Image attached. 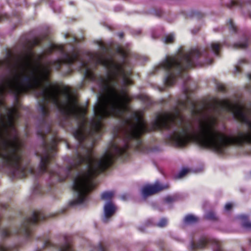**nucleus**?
I'll list each match as a JSON object with an SVG mask.
<instances>
[{"label": "nucleus", "instance_id": "f03ea898", "mask_svg": "<svg viewBox=\"0 0 251 251\" xmlns=\"http://www.w3.org/2000/svg\"><path fill=\"white\" fill-rule=\"evenodd\" d=\"M185 91V100L179 101L171 111L157 116L153 123V128L170 130L168 138L173 144L182 147L193 141L201 147L222 152L226 145L251 142V103L246 107L239 102L214 100L212 108L215 112L220 110L229 112L248 127L245 132L240 131L236 136H228L217 130L216 115L208 116L194 124L180 113L181 110L187 109L192 113L196 112L195 103L188 97L187 90Z\"/></svg>", "mask_w": 251, "mask_h": 251}, {"label": "nucleus", "instance_id": "393cba45", "mask_svg": "<svg viewBox=\"0 0 251 251\" xmlns=\"http://www.w3.org/2000/svg\"><path fill=\"white\" fill-rule=\"evenodd\" d=\"M9 235V231L7 229H3L2 231V235L3 237L8 236Z\"/></svg>", "mask_w": 251, "mask_h": 251}, {"label": "nucleus", "instance_id": "5701e85b", "mask_svg": "<svg viewBox=\"0 0 251 251\" xmlns=\"http://www.w3.org/2000/svg\"><path fill=\"white\" fill-rule=\"evenodd\" d=\"M228 25H229L230 30H233V31L236 30V27L235 25H234L233 21L231 20H229L228 21Z\"/></svg>", "mask_w": 251, "mask_h": 251}, {"label": "nucleus", "instance_id": "4c0bfd02", "mask_svg": "<svg viewBox=\"0 0 251 251\" xmlns=\"http://www.w3.org/2000/svg\"><path fill=\"white\" fill-rule=\"evenodd\" d=\"M122 199L123 200H125V196H122Z\"/></svg>", "mask_w": 251, "mask_h": 251}, {"label": "nucleus", "instance_id": "aec40b11", "mask_svg": "<svg viewBox=\"0 0 251 251\" xmlns=\"http://www.w3.org/2000/svg\"><path fill=\"white\" fill-rule=\"evenodd\" d=\"M167 224V220L165 218H162L160 221L157 224V226L162 227L165 226Z\"/></svg>", "mask_w": 251, "mask_h": 251}, {"label": "nucleus", "instance_id": "1a4fd4ad", "mask_svg": "<svg viewBox=\"0 0 251 251\" xmlns=\"http://www.w3.org/2000/svg\"><path fill=\"white\" fill-rule=\"evenodd\" d=\"M236 220L241 222L242 226L247 229H251V222L248 221V216L241 214L236 217Z\"/></svg>", "mask_w": 251, "mask_h": 251}, {"label": "nucleus", "instance_id": "72a5a7b5", "mask_svg": "<svg viewBox=\"0 0 251 251\" xmlns=\"http://www.w3.org/2000/svg\"><path fill=\"white\" fill-rule=\"evenodd\" d=\"M123 34L122 33H119V36L120 37H123Z\"/></svg>", "mask_w": 251, "mask_h": 251}, {"label": "nucleus", "instance_id": "423d86ee", "mask_svg": "<svg viewBox=\"0 0 251 251\" xmlns=\"http://www.w3.org/2000/svg\"><path fill=\"white\" fill-rule=\"evenodd\" d=\"M168 187V184H161L158 181H156L154 184H148L144 186L141 189L142 195L143 197L145 198L160 191L167 189Z\"/></svg>", "mask_w": 251, "mask_h": 251}, {"label": "nucleus", "instance_id": "9d476101", "mask_svg": "<svg viewBox=\"0 0 251 251\" xmlns=\"http://www.w3.org/2000/svg\"><path fill=\"white\" fill-rule=\"evenodd\" d=\"M54 251H74L69 243H65L61 245L57 246Z\"/></svg>", "mask_w": 251, "mask_h": 251}, {"label": "nucleus", "instance_id": "a19ab883", "mask_svg": "<svg viewBox=\"0 0 251 251\" xmlns=\"http://www.w3.org/2000/svg\"><path fill=\"white\" fill-rule=\"evenodd\" d=\"M36 251H39V250L38 249L37 250H36Z\"/></svg>", "mask_w": 251, "mask_h": 251}, {"label": "nucleus", "instance_id": "c85d7f7f", "mask_svg": "<svg viewBox=\"0 0 251 251\" xmlns=\"http://www.w3.org/2000/svg\"><path fill=\"white\" fill-rule=\"evenodd\" d=\"M212 62V60L211 59H208L207 61H206L204 63V65H209L211 64Z\"/></svg>", "mask_w": 251, "mask_h": 251}, {"label": "nucleus", "instance_id": "58836bf2", "mask_svg": "<svg viewBox=\"0 0 251 251\" xmlns=\"http://www.w3.org/2000/svg\"><path fill=\"white\" fill-rule=\"evenodd\" d=\"M250 244L251 245V238L249 240Z\"/></svg>", "mask_w": 251, "mask_h": 251}, {"label": "nucleus", "instance_id": "4be33fe9", "mask_svg": "<svg viewBox=\"0 0 251 251\" xmlns=\"http://www.w3.org/2000/svg\"><path fill=\"white\" fill-rule=\"evenodd\" d=\"M41 190L39 185L36 184L35 185L33 189V193L35 195L39 194L41 193Z\"/></svg>", "mask_w": 251, "mask_h": 251}, {"label": "nucleus", "instance_id": "2eb2a0df", "mask_svg": "<svg viewBox=\"0 0 251 251\" xmlns=\"http://www.w3.org/2000/svg\"><path fill=\"white\" fill-rule=\"evenodd\" d=\"M175 40V35L173 33H170L165 36L163 39V42L165 43H172Z\"/></svg>", "mask_w": 251, "mask_h": 251}, {"label": "nucleus", "instance_id": "412c9836", "mask_svg": "<svg viewBox=\"0 0 251 251\" xmlns=\"http://www.w3.org/2000/svg\"><path fill=\"white\" fill-rule=\"evenodd\" d=\"M140 99L145 103L147 104H150V100L148 96L144 95H141L140 96Z\"/></svg>", "mask_w": 251, "mask_h": 251}, {"label": "nucleus", "instance_id": "cd10ccee", "mask_svg": "<svg viewBox=\"0 0 251 251\" xmlns=\"http://www.w3.org/2000/svg\"><path fill=\"white\" fill-rule=\"evenodd\" d=\"M46 132L47 133H49L51 131V126H50V124H48L46 126Z\"/></svg>", "mask_w": 251, "mask_h": 251}, {"label": "nucleus", "instance_id": "2f4dec72", "mask_svg": "<svg viewBox=\"0 0 251 251\" xmlns=\"http://www.w3.org/2000/svg\"><path fill=\"white\" fill-rule=\"evenodd\" d=\"M72 68H70L68 72L67 73V74H70L72 72Z\"/></svg>", "mask_w": 251, "mask_h": 251}, {"label": "nucleus", "instance_id": "b1692460", "mask_svg": "<svg viewBox=\"0 0 251 251\" xmlns=\"http://www.w3.org/2000/svg\"><path fill=\"white\" fill-rule=\"evenodd\" d=\"M232 207V204L231 203H227L225 204V206L224 207V209L225 211H228L229 210L231 207Z\"/></svg>", "mask_w": 251, "mask_h": 251}, {"label": "nucleus", "instance_id": "a878e982", "mask_svg": "<svg viewBox=\"0 0 251 251\" xmlns=\"http://www.w3.org/2000/svg\"><path fill=\"white\" fill-rule=\"evenodd\" d=\"M52 246V243L49 240H46L44 243V247H48Z\"/></svg>", "mask_w": 251, "mask_h": 251}, {"label": "nucleus", "instance_id": "ddd939ff", "mask_svg": "<svg viewBox=\"0 0 251 251\" xmlns=\"http://www.w3.org/2000/svg\"><path fill=\"white\" fill-rule=\"evenodd\" d=\"M221 45L218 43H212L210 44V48L214 54L218 55Z\"/></svg>", "mask_w": 251, "mask_h": 251}, {"label": "nucleus", "instance_id": "e433bc0d", "mask_svg": "<svg viewBox=\"0 0 251 251\" xmlns=\"http://www.w3.org/2000/svg\"><path fill=\"white\" fill-rule=\"evenodd\" d=\"M163 90H164V88H161L160 89V91H163Z\"/></svg>", "mask_w": 251, "mask_h": 251}, {"label": "nucleus", "instance_id": "f704fd0d", "mask_svg": "<svg viewBox=\"0 0 251 251\" xmlns=\"http://www.w3.org/2000/svg\"><path fill=\"white\" fill-rule=\"evenodd\" d=\"M248 76L249 78L251 79V73L250 74H248Z\"/></svg>", "mask_w": 251, "mask_h": 251}, {"label": "nucleus", "instance_id": "473e14b6", "mask_svg": "<svg viewBox=\"0 0 251 251\" xmlns=\"http://www.w3.org/2000/svg\"><path fill=\"white\" fill-rule=\"evenodd\" d=\"M99 247L100 251H103V249L101 245H100Z\"/></svg>", "mask_w": 251, "mask_h": 251}, {"label": "nucleus", "instance_id": "7c9ffc66", "mask_svg": "<svg viewBox=\"0 0 251 251\" xmlns=\"http://www.w3.org/2000/svg\"><path fill=\"white\" fill-rule=\"evenodd\" d=\"M219 89L221 91H224V87L223 86L221 85V86H220Z\"/></svg>", "mask_w": 251, "mask_h": 251}, {"label": "nucleus", "instance_id": "f8f14e48", "mask_svg": "<svg viewBox=\"0 0 251 251\" xmlns=\"http://www.w3.org/2000/svg\"><path fill=\"white\" fill-rule=\"evenodd\" d=\"M114 195V191H105L101 193V199L104 201H111V200Z\"/></svg>", "mask_w": 251, "mask_h": 251}, {"label": "nucleus", "instance_id": "20e7f679", "mask_svg": "<svg viewBox=\"0 0 251 251\" xmlns=\"http://www.w3.org/2000/svg\"><path fill=\"white\" fill-rule=\"evenodd\" d=\"M57 138L54 137L52 138L50 144L44 142L43 152L40 154V164L38 174H43L49 171L48 166L50 159L56 154V147Z\"/></svg>", "mask_w": 251, "mask_h": 251}, {"label": "nucleus", "instance_id": "a211bd4d", "mask_svg": "<svg viewBox=\"0 0 251 251\" xmlns=\"http://www.w3.org/2000/svg\"><path fill=\"white\" fill-rule=\"evenodd\" d=\"M16 249L7 247L5 245H0V251H17Z\"/></svg>", "mask_w": 251, "mask_h": 251}, {"label": "nucleus", "instance_id": "4468645a", "mask_svg": "<svg viewBox=\"0 0 251 251\" xmlns=\"http://www.w3.org/2000/svg\"><path fill=\"white\" fill-rule=\"evenodd\" d=\"M190 171V170L188 168H183L175 176V177L176 178H181L182 177H183L186 174H187L188 172H189Z\"/></svg>", "mask_w": 251, "mask_h": 251}, {"label": "nucleus", "instance_id": "39448f33", "mask_svg": "<svg viewBox=\"0 0 251 251\" xmlns=\"http://www.w3.org/2000/svg\"><path fill=\"white\" fill-rule=\"evenodd\" d=\"M44 219V217L40 213L34 212L31 217L27 219L20 230V232L23 234L25 237L28 238L29 237L31 230L29 227L30 225L36 224L38 221Z\"/></svg>", "mask_w": 251, "mask_h": 251}, {"label": "nucleus", "instance_id": "6ab92c4d", "mask_svg": "<svg viewBox=\"0 0 251 251\" xmlns=\"http://www.w3.org/2000/svg\"><path fill=\"white\" fill-rule=\"evenodd\" d=\"M245 63V60L241 59L239 60L235 67V70L236 72L239 73L240 72V68L242 64Z\"/></svg>", "mask_w": 251, "mask_h": 251}, {"label": "nucleus", "instance_id": "c756f323", "mask_svg": "<svg viewBox=\"0 0 251 251\" xmlns=\"http://www.w3.org/2000/svg\"><path fill=\"white\" fill-rule=\"evenodd\" d=\"M39 134L42 137V138H44L45 136V133H43L42 131L41 132V133H39Z\"/></svg>", "mask_w": 251, "mask_h": 251}, {"label": "nucleus", "instance_id": "dca6fc26", "mask_svg": "<svg viewBox=\"0 0 251 251\" xmlns=\"http://www.w3.org/2000/svg\"><path fill=\"white\" fill-rule=\"evenodd\" d=\"M248 43L247 42V40L246 39H245L242 42H239V43H236L234 45V47L236 48L245 49L248 46Z\"/></svg>", "mask_w": 251, "mask_h": 251}, {"label": "nucleus", "instance_id": "f257e3e1", "mask_svg": "<svg viewBox=\"0 0 251 251\" xmlns=\"http://www.w3.org/2000/svg\"><path fill=\"white\" fill-rule=\"evenodd\" d=\"M40 43L33 39L25 50L7 62L10 74L0 83V163L11 172H34L21 164L22 143L14 126L20 115L16 107H8L5 93L17 96L32 90L43 116L49 105L66 118L80 123L73 132L78 141L75 156L67 157L66 168L57 166L49 172H102L116 157L126 158L131 146V100L124 87L131 84L128 50L118 47L115 53H88V60L79 50L65 51L62 46L50 43L40 54L32 48Z\"/></svg>", "mask_w": 251, "mask_h": 251}, {"label": "nucleus", "instance_id": "bb28decb", "mask_svg": "<svg viewBox=\"0 0 251 251\" xmlns=\"http://www.w3.org/2000/svg\"><path fill=\"white\" fill-rule=\"evenodd\" d=\"M165 201L166 202L169 203L173 201V199L172 197L168 196L165 198Z\"/></svg>", "mask_w": 251, "mask_h": 251}, {"label": "nucleus", "instance_id": "ea45409f", "mask_svg": "<svg viewBox=\"0 0 251 251\" xmlns=\"http://www.w3.org/2000/svg\"><path fill=\"white\" fill-rule=\"evenodd\" d=\"M68 34H66V35H65V37L66 38V37H67V36H68Z\"/></svg>", "mask_w": 251, "mask_h": 251}, {"label": "nucleus", "instance_id": "7ed1b4c3", "mask_svg": "<svg viewBox=\"0 0 251 251\" xmlns=\"http://www.w3.org/2000/svg\"><path fill=\"white\" fill-rule=\"evenodd\" d=\"M206 55L207 52L201 49H192L185 53L179 51L176 54L167 56L156 67L155 69L158 71L162 69L165 71L164 82L166 86H170L175 83L177 78L186 80L188 76L183 72V70L201 65L199 58Z\"/></svg>", "mask_w": 251, "mask_h": 251}, {"label": "nucleus", "instance_id": "f3484780", "mask_svg": "<svg viewBox=\"0 0 251 251\" xmlns=\"http://www.w3.org/2000/svg\"><path fill=\"white\" fill-rule=\"evenodd\" d=\"M205 218L207 220H214L216 219V216L215 214L212 212L209 211L205 216Z\"/></svg>", "mask_w": 251, "mask_h": 251}, {"label": "nucleus", "instance_id": "6e6552de", "mask_svg": "<svg viewBox=\"0 0 251 251\" xmlns=\"http://www.w3.org/2000/svg\"><path fill=\"white\" fill-rule=\"evenodd\" d=\"M117 209L116 206L111 201H107L103 206V215L102 221L107 223L114 215Z\"/></svg>", "mask_w": 251, "mask_h": 251}, {"label": "nucleus", "instance_id": "c9c22d12", "mask_svg": "<svg viewBox=\"0 0 251 251\" xmlns=\"http://www.w3.org/2000/svg\"><path fill=\"white\" fill-rule=\"evenodd\" d=\"M66 146H67V148H68V149L70 148V145H69V144H68L67 143H66Z\"/></svg>", "mask_w": 251, "mask_h": 251}, {"label": "nucleus", "instance_id": "9b49d317", "mask_svg": "<svg viewBox=\"0 0 251 251\" xmlns=\"http://www.w3.org/2000/svg\"><path fill=\"white\" fill-rule=\"evenodd\" d=\"M199 219L196 216L189 214L186 215L183 220V222L186 224H193L197 223Z\"/></svg>", "mask_w": 251, "mask_h": 251}, {"label": "nucleus", "instance_id": "0eeeda50", "mask_svg": "<svg viewBox=\"0 0 251 251\" xmlns=\"http://www.w3.org/2000/svg\"><path fill=\"white\" fill-rule=\"evenodd\" d=\"M208 243H210L211 244L214 251H221L222 249L218 240L215 239L208 240L205 237L202 238L197 244L191 242L190 248L192 250L202 249L204 248Z\"/></svg>", "mask_w": 251, "mask_h": 251}]
</instances>
